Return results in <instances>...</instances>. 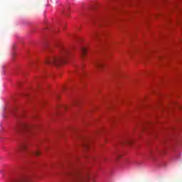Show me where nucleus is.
Returning <instances> with one entry per match:
<instances>
[{
    "mask_svg": "<svg viewBox=\"0 0 182 182\" xmlns=\"http://www.w3.org/2000/svg\"><path fill=\"white\" fill-rule=\"evenodd\" d=\"M68 181H86L90 178L95 181L94 177H92L88 173H81L80 170L77 168H73L70 171H68L64 176Z\"/></svg>",
    "mask_w": 182,
    "mask_h": 182,
    "instance_id": "obj_1",
    "label": "nucleus"
},
{
    "mask_svg": "<svg viewBox=\"0 0 182 182\" xmlns=\"http://www.w3.org/2000/svg\"><path fill=\"white\" fill-rule=\"evenodd\" d=\"M70 50L65 48L64 46H60V55L56 56H51L50 58H47L46 59L45 63L47 65H59L61 63H66L67 58L70 55Z\"/></svg>",
    "mask_w": 182,
    "mask_h": 182,
    "instance_id": "obj_2",
    "label": "nucleus"
},
{
    "mask_svg": "<svg viewBox=\"0 0 182 182\" xmlns=\"http://www.w3.org/2000/svg\"><path fill=\"white\" fill-rule=\"evenodd\" d=\"M94 66H95V68L98 70H101L103 69L105 65L102 60H95V62H94Z\"/></svg>",
    "mask_w": 182,
    "mask_h": 182,
    "instance_id": "obj_3",
    "label": "nucleus"
},
{
    "mask_svg": "<svg viewBox=\"0 0 182 182\" xmlns=\"http://www.w3.org/2000/svg\"><path fill=\"white\" fill-rule=\"evenodd\" d=\"M27 149H28V144L23 143V144H21V145H18L16 151H21V152H25L26 151H27Z\"/></svg>",
    "mask_w": 182,
    "mask_h": 182,
    "instance_id": "obj_4",
    "label": "nucleus"
},
{
    "mask_svg": "<svg viewBox=\"0 0 182 182\" xmlns=\"http://www.w3.org/2000/svg\"><path fill=\"white\" fill-rule=\"evenodd\" d=\"M23 128L29 129L30 128H32V127L28 124H23L22 125H20V127H18V128H15V131L16 132H19V131H21V129Z\"/></svg>",
    "mask_w": 182,
    "mask_h": 182,
    "instance_id": "obj_5",
    "label": "nucleus"
},
{
    "mask_svg": "<svg viewBox=\"0 0 182 182\" xmlns=\"http://www.w3.org/2000/svg\"><path fill=\"white\" fill-rule=\"evenodd\" d=\"M87 52V48H81V56L84 58Z\"/></svg>",
    "mask_w": 182,
    "mask_h": 182,
    "instance_id": "obj_6",
    "label": "nucleus"
},
{
    "mask_svg": "<svg viewBox=\"0 0 182 182\" xmlns=\"http://www.w3.org/2000/svg\"><path fill=\"white\" fill-rule=\"evenodd\" d=\"M100 36V33H95L92 35V39H97V38H99Z\"/></svg>",
    "mask_w": 182,
    "mask_h": 182,
    "instance_id": "obj_7",
    "label": "nucleus"
},
{
    "mask_svg": "<svg viewBox=\"0 0 182 182\" xmlns=\"http://www.w3.org/2000/svg\"><path fill=\"white\" fill-rule=\"evenodd\" d=\"M31 154H33V155H36V156H38L41 155L40 151H36L35 152H31Z\"/></svg>",
    "mask_w": 182,
    "mask_h": 182,
    "instance_id": "obj_8",
    "label": "nucleus"
},
{
    "mask_svg": "<svg viewBox=\"0 0 182 182\" xmlns=\"http://www.w3.org/2000/svg\"><path fill=\"white\" fill-rule=\"evenodd\" d=\"M64 108H67V107H66V106H64Z\"/></svg>",
    "mask_w": 182,
    "mask_h": 182,
    "instance_id": "obj_9",
    "label": "nucleus"
}]
</instances>
